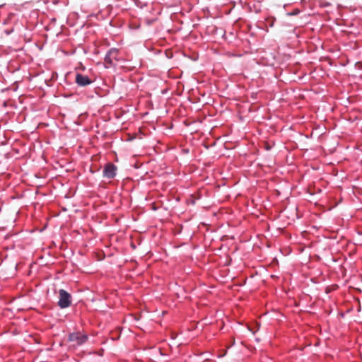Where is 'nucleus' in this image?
Segmentation results:
<instances>
[{
  "instance_id": "1",
  "label": "nucleus",
  "mask_w": 362,
  "mask_h": 362,
  "mask_svg": "<svg viewBox=\"0 0 362 362\" xmlns=\"http://www.w3.org/2000/svg\"><path fill=\"white\" fill-rule=\"evenodd\" d=\"M88 339V335L81 332H73L69 334L68 341L73 347H77L85 344Z\"/></svg>"
},
{
  "instance_id": "2",
  "label": "nucleus",
  "mask_w": 362,
  "mask_h": 362,
  "mask_svg": "<svg viewBox=\"0 0 362 362\" xmlns=\"http://www.w3.org/2000/svg\"><path fill=\"white\" fill-rule=\"evenodd\" d=\"M59 296L58 305L61 308H66L71 305V296L68 292L64 289H60L59 291Z\"/></svg>"
},
{
  "instance_id": "3",
  "label": "nucleus",
  "mask_w": 362,
  "mask_h": 362,
  "mask_svg": "<svg viewBox=\"0 0 362 362\" xmlns=\"http://www.w3.org/2000/svg\"><path fill=\"white\" fill-rule=\"evenodd\" d=\"M76 83L80 86H86L92 83V80L86 75L77 74L76 76Z\"/></svg>"
},
{
  "instance_id": "4",
  "label": "nucleus",
  "mask_w": 362,
  "mask_h": 362,
  "mask_svg": "<svg viewBox=\"0 0 362 362\" xmlns=\"http://www.w3.org/2000/svg\"><path fill=\"white\" fill-rule=\"evenodd\" d=\"M116 170L117 168L115 166V165L112 163H108L105 167V169L103 170V175L105 177L107 178H112L115 176Z\"/></svg>"
},
{
  "instance_id": "5",
  "label": "nucleus",
  "mask_w": 362,
  "mask_h": 362,
  "mask_svg": "<svg viewBox=\"0 0 362 362\" xmlns=\"http://www.w3.org/2000/svg\"><path fill=\"white\" fill-rule=\"evenodd\" d=\"M117 57V50L116 49H111L105 57V62L107 64H112L113 59H116Z\"/></svg>"
},
{
  "instance_id": "6",
  "label": "nucleus",
  "mask_w": 362,
  "mask_h": 362,
  "mask_svg": "<svg viewBox=\"0 0 362 362\" xmlns=\"http://www.w3.org/2000/svg\"><path fill=\"white\" fill-rule=\"evenodd\" d=\"M275 18L273 17L268 18L267 22L270 27H273L274 24Z\"/></svg>"
}]
</instances>
